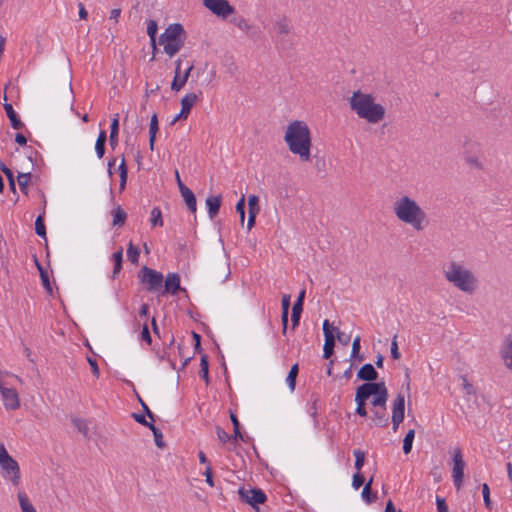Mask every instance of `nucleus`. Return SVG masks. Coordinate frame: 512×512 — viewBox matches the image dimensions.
Here are the masks:
<instances>
[{
	"label": "nucleus",
	"instance_id": "obj_56",
	"mask_svg": "<svg viewBox=\"0 0 512 512\" xmlns=\"http://www.w3.org/2000/svg\"><path fill=\"white\" fill-rule=\"evenodd\" d=\"M236 26L241 29L242 31H249L251 28V25L248 23V21L245 18H239L235 22Z\"/></svg>",
	"mask_w": 512,
	"mask_h": 512
},
{
	"label": "nucleus",
	"instance_id": "obj_23",
	"mask_svg": "<svg viewBox=\"0 0 512 512\" xmlns=\"http://www.w3.org/2000/svg\"><path fill=\"white\" fill-rule=\"evenodd\" d=\"M221 201H222L221 195L209 196L206 199V206L208 209V215H209L210 219H213L219 213Z\"/></svg>",
	"mask_w": 512,
	"mask_h": 512
},
{
	"label": "nucleus",
	"instance_id": "obj_45",
	"mask_svg": "<svg viewBox=\"0 0 512 512\" xmlns=\"http://www.w3.org/2000/svg\"><path fill=\"white\" fill-rule=\"evenodd\" d=\"M335 339L339 341L344 346H347L350 343L351 336L344 332H341L338 328L334 327Z\"/></svg>",
	"mask_w": 512,
	"mask_h": 512
},
{
	"label": "nucleus",
	"instance_id": "obj_44",
	"mask_svg": "<svg viewBox=\"0 0 512 512\" xmlns=\"http://www.w3.org/2000/svg\"><path fill=\"white\" fill-rule=\"evenodd\" d=\"M259 197L252 194L248 197V207H249V213L253 212L255 214H258L260 212L259 207Z\"/></svg>",
	"mask_w": 512,
	"mask_h": 512
},
{
	"label": "nucleus",
	"instance_id": "obj_32",
	"mask_svg": "<svg viewBox=\"0 0 512 512\" xmlns=\"http://www.w3.org/2000/svg\"><path fill=\"white\" fill-rule=\"evenodd\" d=\"M30 179H31L30 172H27V173L19 172L18 173L17 182H18L21 192L25 195H28V184L30 182Z\"/></svg>",
	"mask_w": 512,
	"mask_h": 512
},
{
	"label": "nucleus",
	"instance_id": "obj_12",
	"mask_svg": "<svg viewBox=\"0 0 512 512\" xmlns=\"http://www.w3.org/2000/svg\"><path fill=\"white\" fill-rule=\"evenodd\" d=\"M405 416V396L402 393H398L393 401L392 406V417L391 421L393 424V431L398 430L399 425L403 422Z\"/></svg>",
	"mask_w": 512,
	"mask_h": 512
},
{
	"label": "nucleus",
	"instance_id": "obj_38",
	"mask_svg": "<svg viewBox=\"0 0 512 512\" xmlns=\"http://www.w3.org/2000/svg\"><path fill=\"white\" fill-rule=\"evenodd\" d=\"M44 213L38 215L35 220V232L36 234L46 240V227L44 224Z\"/></svg>",
	"mask_w": 512,
	"mask_h": 512
},
{
	"label": "nucleus",
	"instance_id": "obj_21",
	"mask_svg": "<svg viewBox=\"0 0 512 512\" xmlns=\"http://www.w3.org/2000/svg\"><path fill=\"white\" fill-rule=\"evenodd\" d=\"M181 196L183 197L185 204L187 205V208L190 212L195 213L197 202L196 197L193 193V191L188 188L186 185H181Z\"/></svg>",
	"mask_w": 512,
	"mask_h": 512
},
{
	"label": "nucleus",
	"instance_id": "obj_43",
	"mask_svg": "<svg viewBox=\"0 0 512 512\" xmlns=\"http://www.w3.org/2000/svg\"><path fill=\"white\" fill-rule=\"evenodd\" d=\"M72 423L74 427L84 436H87L88 434V426L84 419L74 417L72 418Z\"/></svg>",
	"mask_w": 512,
	"mask_h": 512
},
{
	"label": "nucleus",
	"instance_id": "obj_40",
	"mask_svg": "<svg viewBox=\"0 0 512 512\" xmlns=\"http://www.w3.org/2000/svg\"><path fill=\"white\" fill-rule=\"evenodd\" d=\"M139 255H140L139 248L137 246H135L132 242H130L128 245V249H127V257L129 259V261H131V263H133V264H137Z\"/></svg>",
	"mask_w": 512,
	"mask_h": 512
},
{
	"label": "nucleus",
	"instance_id": "obj_6",
	"mask_svg": "<svg viewBox=\"0 0 512 512\" xmlns=\"http://www.w3.org/2000/svg\"><path fill=\"white\" fill-rule=\"evenodd\" d=\"M185 30L182 24H170L159 37V44L164 45V52L173 57L183 47Z\"/></svg>",
	"mask_w": 512,
	"mask_h": 512
},
{
	"label": "nucleus",
	"instance_id": "obj_22",
	"mask_svg": "<svg viewBox=\"0 0 512 512\" xmlns=\"http://www.w3.org/2000/svg\"><path fill=\"white\" fill-rule=\"evenodd\" d=\"M3 106H4V110H5L6 114H7V117L10 120L11 127L13 129H16V130H19V129L23 128L24 124L20 120V118L17 115V113L15 112L12 104L11 103H5Z\"/></svg>",
	"mask_w": 512,
	"mask_h": 512
},
{
	"label": "nucleus",
	"instance_id": "obj_14",
	"mask_svg": "<svg viewBox=\"0 0 512 512\" xmlns=\"http://www.w3.org/2000/svg\"><path fill=\"white\" fill-rule=\"evenodd\" d=\"M323 333H324V346H323V358L329 359L334 353L335 347V334L334 327L330 324L329 320L323 322Z\"/></svg>",
	"mask_w": 512,
	"mask_h": 512
},
{
	"label": "nucleus",
	"instance_id": "obj_42",
	"mask_svg": "<svg viewBox=\"0 0 512 512\" xmlns=\"http://www.w3.org/2000/svg\"><path fill=\"white\" fill-rule=\"evenodd\" d=\"M353 454L355 457V469L357 472H360L365 462V452L360 449H356L353 451Z\"/></svg>",
	"mask_w": 512,
	"mask_h": 512
},
{
	"label": "nucleus",
	"instance_id": "obj_8",
	"mask_svg": "<svg viewBox=\"0 0 512 512\" xmlns=\"http://www.w3.org/2000/svg\"><path fill=\"white\" fill-rule=\"evenodd\" d=\"M181 66H182V59L178 58L175 61L174 78L171 83V90L176 91V92L180 91L185 86V84L187 83V81L190 77L192 70L194 69V64L189 63L187 65L186 69L184 70V72L182 73Z\"/></svg>",
	"mask_w": 512,
	"mask_h": 512
},
{
	"label": "nucleus",
	"instance_id": "obj_16",
	"mask_svg": "<svg viewBox=\"0 0 512 512\" xmlns=\"http://www.w3.org/2000/svg\"><path fill=\"white\" fill-rule=\"evenodd\" d=\"M0 392L4 407L7 410H16L17 408H19V396L15 389L0 386Z\"/></svg>",
	"mask_w": 512,
	"mask_h": 512
},
{
	"label": "nucleus",
	"instance_id": "obj_11",
	"mask_svg": "<svg viewBox=\"0 0 512 512\" xmlns=\"http://www.w3.org/2000/svg\"><path fill=\"white\" fill-rule=\"evenodd\" d=\"M238 493L241 499L252 507L263 504L267 500L265 492L260 488L245 489L242 487Z\"/></svg>",
	"mask_w": 512,
	"mask_h": 512
},
{
	"label": "nucleus",
	"instance_id": "obj_17",
	"mask_svg": "<svg viewBox=\"0 0 512 512\" xmlns=\"http://www.w3.org/2000/svg\"><path fill=\"white\" fill-rule=\"evenodd\" d=\"M184 290L180 286V276L178 273H168L165 282H164V290L162 294L168 293L171 295H176L179 291Z\"/></svg>",
	"mask_w": 512,
	"mask_h": 512
},
{
	"label": "nucleus",
	"instance_id": "obj_36",
	"mask_svg": "<svg viewBox=\"0 0 512 512\" xmlns=\"http://www.w3.org/2000/svg\"><path fill=\"white\" fill-rule=\"evenodd\" d=\"M415 438V430L410 429L403 439V452L409 454L412 450L413 441Z\"/></svg>",
	"mask_w": 512,
	"mask_h": 512
},
{
	"label": "nucleus",
	"instance_id": "obj_51",
	"mask_svg": "<svg viewBox=\"0 0 512 512\" xmlns=\"http://www.w3.org/2000/svg\"><path fill=\"white\" fill-rule=\"evenodd\" d=\"M437 512H449L448 506L444 498L436 496Z\"/></svg>",
	"mask_w": 512,
	"mask_h": 512
},
{
	"label": "nucleus",
	"instance_id": "obj_13",
	"mask_svg": "<svg viewBox=\"0 0 512 512\" xmlns=\"http://www.w3.org/2000/svg\"><path fill=\"white\" fill-rule=\"evenodd\" d=\"M465 462L460 449H456L453 454V482L457 490H459L463 483Z\"/></svg>",
	"mask_w": 512,
	"mask_h": 512
},
{
	"label": "nucleus",
	"instance_id": "obj_55",
	"mask_svg": "<svg viewBox=\"0 0 512 512\" xmlns=\"http://www.w3.org/2000/svg\"><path fill=\"white\" fill-rule=\"evenodd\" d=\"M204 475H205V481L206 483L210 486V487H214L215 486V483H214V480H213V474H212V469L211 467L208 465L205 469V472H204Z\"/></svg>",
	"mask_w": 512,
	"mask_h": 512
},
{
	"label": "nucleus",
	"instance_id": "obj_47",
	"mask_svg": "<svg viewBox=\"0 0 512 512\" xmlns=\"http://www.w3.org/2000/svg\"><path fill=\"white\" fill-rule=\"evenodd\" d=\"M235 208H236V212L240 216L241 223H243L244 219H245V198H244V195L236 203V207Z\"/></svg>",
	"mask_w": 512,
	"mask_h": 512
},
{
	"label": "nucleus",
	"instance_id": "obj_20",
	"mask_svg": "<svg viewBox=\"0 0 512 512\" xmlns=\"http://www.w3.org/2000/svg\"><path fill=\"white\" fill-rule=\"evenodd\" d=\"M376 409L373 412L372 421L378 427H386L389 424V418L386 411V404L384 406H374Z\"/></svg>",
	"mask_w": 512,
	"mask_h": 512
},
{
	"label": "nucleus",
	"instance_id": "obj_30",
	"mask_svg": "<svg viewBox=\"0 0 512 512\" xmlns=\"http://www.w3.org/2000/svg\"><path fill=\"white\" fill-rule=\"evenodd\" d=\"M35 262H36L37 268H38L39 273H40V278H41V282H42L43 287L45 288L47 293L52 294V287H51V283H50V280H49V275H48L47 270H45L40 265V263L38 262L37 259H35Z\"/></svg>",
	"mask_w": 512,
	"mask_h": 512
},
{
	"label": "nucleus",
	"instance_id": "obj_52",
	"mask_svg": "<svg viewBox=\"0 0 512 512\" xmlns=\"http://www.w3.org/2000/svg\"><path fill=\"white\" fill-rule=\"evenodd\" d=\"M141 340L146 342L147 344H151V342H152L151 335H150L147 323H144V325L142 327Z\"/></svg>",
	"mask_w": 512,
	"mask_h": 512
},
{
	"label": "nucleus",
	"instance_id": "obj_59",
	"mask_svg": "<svg viewBox=\"0 0 512 512\" xmlns=\"http://www.w3.org/2000/svg\"><path fill=\"white\" fill-rule=\"evenodd\" d=\"M301 313L302 312H299L297 310H292L291 321L293 329H295L299 325Z\"/></svg>",
	"mask_w": 512,
	"mask_h": 512
},
{
	"label": "nucleus",
	"instance_id": "obj_50",
	"mask_svg": "<svg viewBox=\"0 0 512 512\" xmlns=\"http://www.w3.org/2000/svg\"><path fill=\"white\" fill-rule=\"evenodd\" d=\"M396 339H397V335L394 336V338L391 342V357L395 360H397L401 357Z\"/></svg>",
	"mask_w": 512,
	"mask_h": 512
},
{
	"label": "nucleus",
	"instance_id": "obj_26",
	"mask_svg": "<svg viewBox=\"0 0 512 512\" xmlns=\"http://www.w3.org/2000/svg\"><path fill=\"white\" fill-rule=\"evenodd\" d=\"M373 478H370L364 485V488L361 493L362 499L367 503L371 504L376 501L377 499V493L372 492L371 486H372Z\"/></svg>",
	"mask_w": 512,
	"mask_h": 512
},
{
	"label": "nucleus",
	"instance_id": "obj_25",
	"mask_svg": "<svg viewBox=\"0 0 512 512\" xmlns=\"http://www.w3.org/2000/svg\"><path fill=\"white\" fill-rule=\"evenodd\" d=\"M119 115L116 114L110 125L109 142L111 147L114 149L118 144V132H119Z\"/></svg>",
	"mask_w": 512,
	"mask_h": 512
},
{
	"label": "nucleus",
	"instance_id": "obj_7",
	"mask_svg": "<svg viewBox=\"0 0 512 512\" xmlns=\"http://www.w3.org/2000/svg\"><path fill=\"white\" fill-rule=\"evenodd\" d=\"M138 278L140 279L141 283L145 284V288L149 292L158 291L162 287L164 281V277L161 272L147 266H143L140 269Z\"/></svg>",
	"mask_w": 512,
	"mask_h": 512
},
{
	"label": "nucleus",
	"instance_id": "obj_61",
	"mask_svg": "<svg viewBox=\"0 0 512 512\" xmlns=\"http://www.w3.org/2000/svg\"><path fill=\"white\" fill-rule=\"evenodd\" d=\"M291 297L288 294L282 296V312H289Z\"/></svg>",
	"mask_w": 512,
	"mask_h": 512
},
{
	"label": "nucleus",
	"instance_id": "obj_62",
	"mask_svg": "<svg viewBox=\"0 0 512 512\" xmlns=\"http://www.w3.org/2000/svg\"><path fill=\"white\" fill-rule=\"evenodd\" d=\"M288 314L289 312H282L281 315V322H282V333L285 335L287 332V326H288Z\"/></svg>",
	"mask_w": 512,
	"mask_h": 512
},
{
	"label": "nucleus",
	"instance_id": "obj_28",
	"mask_svg": "<svg viewBox=\"0 0 512 512\" xmlns=\"http://www.w3.org/2000/svg\"><path fill=\"white\" fill-rule=\"evenodd\" d=\"M199 376L206 382L207 385L210 383L209 362L208 356L206 354L201 356Z\"/></svg>",
	"mask_w": 512,
	"mask_h": 512
},
{
	"label": "nucleus",
	"instance_id": "obj_15",
	"mask_svg": "<svg viewBox=\"0 0 512 512\" xmlns=\"http://www.w3.org/2000/svg\"><path fill=\"white\" fill-rule=\"evenodd\" d=\"M198 100V95L196 93H187L181 99L180 112L172 119L170 125H174L177 121L181 119H187L190 113L191 108Z\"/></svg>",
	"mask_w": 512,
	"mask_h": 512
},
{
	"label": "nucleus",
	"instance_id": "obj_33",
	"mask_svg": "<svg viewBox=\"0 0 512 512\" xmlns=\"http://www.w3.org/2000/svg\"><path fill=\"white\" fill-rule=\"evenodd\" d=\"M18 500L22 512H36V509L34 508L28 496L24 492L18 493Z\"/></svg>",
	"mask_w": 512,
	"mask_h": 512
},
{
	"label": "nucleus",
	"instance_id": "obj_57",
	"mask_svg": "<svg viewBox=\"0 0 512 512\" xmlns=\"http://www.w3.org/2000/svg\"><path fill=\"white\" fill-rule=\"evenodd\" d=\"M158 129V117L157 114H153L150 120L149 133H157Z\"/></svg>",
	"mask_w": 512,
	"mask_h": 512
},
{
	"label": "nucleus",
	"instance_id": "obj_53",
	"mask_svg": "<svg viewBox=\"0 0 512 512\" xmlns=\"http://www.w3.org/2000/svg\"><path fill=\"white\" fill-rule=\"evenodd\" d=\"M216 433H217L218 439L222 443L228 442L230 440V438H231L230 435L224 429H222L219 426L216 428Z\"/></svg>",
	"mask_w": 512,
	"mask_h": 512
},
{
	"label": "nucleus",
	"instance_id": "obj_1",
	"mask_svg": "<svg viewBox=\"0 0 512 512\" xmlns=\"http://www.w3.org/2000/svg\"><path fill=\"white\" fill-rule=\"evenodd\" d=\"M284 141L291 153L298 155L302 161H309L311 154V133L308 125L299 120L292 121L286 129Z\"/></svg>",
	"mask_w": 512,
	"mask_h": 512
},
{
	"label": "nucleus",
	"instance_id": "obj_10",
	"mask_svg": "<svg viewBox=\"0 0 512 512\" xmlns=\"http://www.w3.org/2000/svg\"><path fill=\"white\" fill-rule=\"evenodd\" d=\"M203 5L216 16L224 19L235 11L227 0H203Z\"/></svg>",
	"mask_w": 512,
	"mask_h": 512
},
{
	"label": "nucleus",
	"instance_id": "obj_54",
	"mask_svg": "<svg viewBox=\"0 0 512 512\" xmlns=\"http://www.w3.org/2000/svg\"><path fill=\"white\" fill-rule=\"evenodd\" d=\"M153 436H154V441H155L156 446L159 448H163L165 446V444L163 442V434H162L161 430L159 429V430L154 431Z\"/></svg>",
	"mask_w": 512,
	"mask_h": 512
},
{
	"label": "nucleus",
	"instance_id": "obj_64",
	"mask_svg": "<svg viewBox=\"0 0 512 512\" xmlns=\"http://www.w3.org/2000/svg\"><path fill=\"white\" fill-rule=\"evenodd\" d=\"M385 512H402L401 510H396L393 502L389 500L385 507Z\"/></svg>",
	"mask_w": 512,
	"mask_h": 512
},
{
	"label": "nucleus",
	"instance_id": "obj_34",
	"mask_svg": "<svg viewBox=\"0 0 512 512\" xmlns=\"http://www.w3.org/2000/svg\"><path fill=\"white\" fill-rule=\"evenodd\" d=\"M310 402H311V406L309 409V413H310L311 417L314 418L315 422H317L318 410L321 408L319 395L315 394V393L311 394Z\"/></svg>",
	"mask_w": 512,
	"mask_h": 512
},
{
	"label": "nucleus",
	"instance_id": "obj_39",
	"mask_svg": "<svg viewBox=\"0 0 512 512\" xmlns=\"http://www.w3.org/2000/svg\"><path fill=\"white\" fill-rule=\"evenodd\" d=\"M118 169H119V174H120L119 189H120V191H123L126 187L127 177H128V169H127L124 158L122 159V162L119 165Z\"/></svg>",
	"mask_w": 512,
	"mask_h": 512
},
{
	"label": "nucleus",
	"instance_id": "obj_24",
	"mask_svg": "<svg viewBox=\"0 0 512 512\" xmlns=\"http://www.w3.org/2000/svg\"><path fill=\"white\" fill-rule=\"evenodd\" d=\"M113 221V226L121 227L125 224V221L127 219V213L124 211V209L118 205L115 209L111 211Z\"/></svg>",
	"mask_w": 512,
	"mask_h": 512
},
{
	"label": "nucleus",
	"instance_id": "obj_63",
	"mask_svg": "<svg viewBox=\"0 0 512 512\" xmlns=\"http://www.w3.org/2000/svg\"><path fill=\"white\" fill-rule=\"evenodd\" d=\"M463 388L467 394L474 393L473 385L471 383H469L465 377H463Z\"/></svg>",
	"mask_w": 512,
	"mask_h": 512
},
{
	"label": "nucleus",
	"instance_id": "obj_5",
	"mask_svg": "<svg viewBox=\"0 0 512 512\" xmlns=\"http://www.w3.org/2000/svg\"><path fill=\"white\" fill-rule=\"evenodd\" d=\"M444 276L449 283L467 294H472L478 285V280L474 273L455 261L449 263L444 270Z\"/></svg>",
	"mask_w": 512,
	"mask_h": 512
},
{
	"label": "nucleus",
	"instance_id": "obj_35",
	"mask_svg": "<svg viewBox=\"0 0 512 512\" xmlns=\"http://www.w3.org/2000/svg\"><path fill=\"white\" fill-rule=\"evenodd\" d=\"M150 223L152 227H162L163 226V219H162V212L159 207H154L151 210L150 213Z\"/></svg>",
	"mask_w": 512,
	"mask_h": 512
},
{
	"label": "nucleus",
	"instance_id": "obj_31",
	"mask_svg": "<svg viewBox=\"0 0 512 512\" xmlns=\"http://www.w3.org/2000/svg\"><path fill=\"white\" fill-rule=\"evenodd\" d=\"M274 25L279 34H289L291 32V26L285 16L276 19Z\"/></svg>",
	"mask_w": 512,
	"mask_h": 512
},
{
	"label": "nucleus",
	"instance_id": "obj_29",
	"mask_svg": "<svg viewBox=\"0 0 512 512\" xmlns=\"http://www.w3.org/2000/svg\"><path fill=\"white\" fill-rule=\"evenodd\" d=\"M298 373H299V366L297 363H295L290 368V371L286 377V383L291 392H293L295 390L296 379H297Z\"/></svg>",
	"mask_w": 512,
	"mask_h": 512
},
{
	"label": "nucleus",
	"instance_id": "obj_46",
	"mask_svg": "<svg viewBox=\"0 0 512 512\" xmlns=\"http://www.w3.org/2000/svg\"><path fill=\"white\" fill-rule=\"evenodd\" d=\"M482 494H483V500H484L485 507L487 509L491 510L492 509V501L490 498V489H489L488 484H486V483L482 484Z\"/></svg>",
	"mask_w": 512,
	"mask_h": 512
},
{
	"label": "nucleus",
	"instance_id": "obj_27",
	"mask_svg": "<svg viewBox=\"0 0 512 512\" xmlns=\"http://www.w3.org/2000/svg\"><path fill=\"white\" fill-rule=\"evenodd\" d=\"M112 260L114 262V268L112 271V278L115 279L122 269L123 262V249L120 248L118 251L112 254Z\"/></svg>",
	"mask_w": 512,
	"mask_h": 512
},
{
	"label": "nucleus",
	"instance_id": "obj_3",
	"mask_svg": "<svg viewBox=\"0 0 512 512\" xmlns=\"http://www.w3.org/2000/svg\"><path fill=\"white\" fill-rule=\"evenodd\" d=\"M371 396H373L371 401L373 406H384L388 400V389L385 385V382L380 381V383H363L356 389V414L361 417L367 416L366 402Z\"/></svg>",
	"mask_w": 512,
	"mask_h": 512
},
{
	"label": "nucleus",
	"instance_id": "obj_60",
	"mask_svg": "<svg viewBox=\"0 0 512 512\" xmlns=\"http://www.w3.org/2000/svg\"><path fill=\"white\" fill-rule=\"evenodd\" d=\"M95 152L99 159H101L105 154V144L101 142L95 143Z\"/></svg>",
	"mask_w": 512,
	"mask_h": 512
},
{
	"label": "nucleus",
	"instance_id": "obj_4",
	"mask_svg": "<svg viewBox=\"0 0 512 512\" xmlns=\"http://www.w3.org/2000/svg\"><path fill=\"white\" fill-rule=\"evenodd\" d=\"M351 109L362 119L375 124L385 116V109L381 104L375 103L370 94L356 91L349 99Z\"/></svg>",
	"mask_w": 512,
	"mask_h": 512
},
{
	"label": "nucleus",
	"instance_id": "obj_49",
	"mask_svg": "<svg viewBox=\"0 0 512 512\" xmlns=\"http://www.w3.org/2000/svg\"><path fill=\"white\" fill-rule=\"evenodd\" d=\"M364 482H365V478L360 472H356L353 475L352 487L355 490H358L364 484Z\"/></svg>",
	"mask_w": 512,
	"mask_h": 512
},
{
	"label": "nucleus",
	"instance_id": "obj_48",
	"mask_svg": "<svg viewBox=\"0 0 512 512\" xmlns=\"http://www.w3.org/2000/svg\"><path fill=\"white\" fill-rule=\"evenodd\" d=\"M305 298V290H301L295 303L293 304L292 310H297L299 312L303 311V303Z\"/></svg>",
	"mask_w": 512,
	"mask_h": 512
},
{
	"label": "nucleus",
	"instance_id": "obj_9",
	"mask_svg": "<svg viewBox=\"0 0 512 512\" xmlns=\"http://www.w3.org/2000/svg\"><path fill=\"white\" fill-rule=\"evenodd\" d=\"M2 476L12 482L13 485L20 483V467L18 462L11 456L0 461Z\"/></svg>",
	"mask_w": 512,
	"mask_h": 512
},
{
	"label": "nucleus",
	"instance_id": "obj_37",
	"mask_svg": "<svg viewBox=\"0 0 512 512\" xmlns=\"http://www.w3.org/2000/svg\"><path fill=\"white\" fill-rule=\"evenodd\" d=\"M158 30L157 22L154 20H149L147 23V34L150 37L151 45L153 49H156V34Z\"/></svg>",
	"mask_w": 512,
	"mask_h": 512
},
{
	"label": "nucleus",
	"instance_id": "obj_19",
	"mask_svg": "<svg viewBox=\"0 0 512 512\" xmlns=\"http://www.w3.org/2000/svg\"><path fill=\"white\" fill-rule=\"evenodd\" d=\"M500 355L505 366L512 371V337L508 336L500 349Z\"/></svg>",
	"mask_w": 512,
	"mask_h": 512
},
{
	"label": "nucleus",
	"instance_id": "obj_2",
	"mask_svg": "<svg viewBox=\"0 0 512 512\" xmlns=\"http://www.w3.org/2000/svg\"><path fill=\"white\" fill-rule=\"evenodd\" d=\"M393 212L401 222L410 225L416 231H422L428 223L425 211L407 195L394 202Z\"/></svg>",
	"mask_w": 512,
	"mask_h": 512
},
{
	"label": "nucleus",
	"instance_id": "obj_18",
	"mask_svg": "<svg viewBox=\"0 0 512 512\" xmlns=\"http://www.w3.org/2000/svg\"><path fill=\"white\" fill-rule=\"evenodd\" d=\"M357 378L366 381V383H376L378 372L372 364L366 363L358 370Z\"/></svg>",
	"mask_w": 512,
	"mask_h": 512
},
{
	"label": "nucleus",
	"instance_id": "obj_58",
	"mask_svg": "<svg viewBox=\"0 0 512 512\" xmlns=\"http://www.w3.org/2000/svg\"><path fill=\"white\" fill-rule=\"evenodd\" d=\"M88 363L91 367V370H92V373L95 377H99L100 375V370H99V367H98V364H97V361L93 358H88Z\"/></svg>",
	"mask_w": 512,
	"mask_h": 512
},
{
	"label": "nucleus",
	"instance_id": "obj_41",
	"mask_svg": "<svg viewBox=\"0 0 512 512\" xmlns=\"http://www.w3.org/2000/svg\"><path fill=\"white\" fill-rule=\"evenodd\" d=\"M361 338L360 336H356L352 343V351H351V358L356 359L358 361L363 360V356L360 355V349H361Z\"/></svg>",
	"mask_w": 512,
	"mask_h": 512
}]
</instances>
